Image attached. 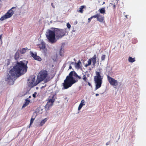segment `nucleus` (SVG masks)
<instances>
[{
  "mask_svg": "<svg viewBox=\"0 0 146 146\" xmlns=\"http://www.w3.org/2000/svg\"><path fill=\"white\" fill-rule=\"evenodd\" d=\"M28 61H21L17 62L16 65L10 70L9 74L6 80H13L17 76V74L21 75L25 73L27 71Z\"/></svg>",
  "mask_w": 146,
  "mask_h": 146,
  "instance_id": "nucleus-1",
  "label": "nucleus"
},
{
  "mask_svg": "<svg viewBox=\"0 0 146 146\" xmlns=\"http://www.w3.org/2000/svg\"><path fill=\"white\" fill-rule=\"evenodd\" d=\"M54 76V74H50L49 75L48 71L46 70H42L39 73L35 82L34 83L35 80V78L34 77L32 79L31 84L33 86H36L43 80L45 82H47L53 78Z\"/></svg>",
  "mask_w": 146,
  "mask_h": 146,
  "instance_id": "nucleus-2",
  "label": "nucleus"
},
{
  "mask_svg": "<svg viewBox=\"0 0 146 146\" xmlns=\"http://www.w3.org/2000/svg\"><path fill=\"white\" fill-rule=\"evenodd\" d=\"M74 73V75L76 77L78 78L79 79L81 78V77L78 75L75 72H71L68 75L66 76V79L64 81V82L62 83L63 89H67L71 86L73 84L76 82V81L75 80L73 76Z\"/></svg>",
  "mask_w": 146,
  "mask_h": 146,
  "instance_id": "nucleus-3",
  "label": "nucleus"
},
{
  "mask_svg": "<svg viewBox=\"0 0 146 146\" xmlns=\"http://www.w3.org/2000/svg\"><path fill=\"white\" fill-rule=\"evenodd\" d=\"M96 76L94 77V81L96 83L95 90H97L101 86L103 78L101 77L99 72H96Z\"/></svg>",
  "mask_w": 146,
  "mask_h": 146,
  "instance_id": "nucleus-4",
  "label": "nucleus"
},
{
  "mask_svg": "<svg viewBox=\"0 0 146 146\" xmlns=\"http://www.w3.org/2000/svg\"><path fill=\"white\" fill-rule=\"evenodd\" d=\"M56 33L54 29V31L49 30L48 34L46 35L48 42L51 43L55 42L56 40L55 38Z\"/></svg>",
  "mask_w": 146,
  "mask_h": 146,
  "instance_id": "nucleus-5",
  "label": "nucleus"
},
{
  "mask_svg": "<svg viewBox=\"0 0 146 146\" xmlns=\"http://www.w3.org/2000/svg\"><path fill=\"white\" fill-rule=\"evenodd\" d=\"M66 28L64 29H60L55 28L54 31H55L56 36L57 39L61 38L62 37L65 35L66 33Z\"/></svg>",
  "mask_w": 146,
  "mask_h": 146,
  "instance_id": "nucleus-6",
  "label": "nucleus"
},
{
  "mask_svg": "<svg viewBox=\"0 0 146 146\" xmlns=\"http://www.w3.org/2000/svg\"><path fill=\"white\" fill-rule=\"evenodd\" d=\"M16 7H13L5 14V15L2 16L0 18V20L3 21L11 17L13 14L14 12L12 9H14Z\"/></svg>",
  "mask_w": 146,
  "mask_h": 146,
  "instance_id": "nucleus-7",
  "label": "nucleus"
},
{
  "mask_svg": "<svg viewBox=\"0 0 146 146\" xmlns=\"http://www.w3.org/2000/svg\"><path fill=\"white\" fill-rule=\"evenodd\" d=\"M107 79L110 84L113 87L117 86L118 85L117 81L111 77L109 75H107Z\"/></svg>",
  "mask_w": 146,
  "mask_h": 146,
  "instance_id": "nucleus-8",
  "label": "nucleus"
},
{
  "mask_svg": "<svg viewBox=\"0 0 146 146\" xmlns=\"http://www.w3.org/2000/svg\"><path fill=\"white\" fill-rule=\"evenodd\" d=\"M54 96H53L52 98L48 99V101L45 106L46 110H48L49 108L52 106L53 103L55 101V100L54 99Z\"/></svg>",
  "mask_w": 146,
  "mask_h": 146,
  "instance_id": "nucleus-9",
  "label": "nucleus"
},
{
  "mask_svg": "<svg viewBox=\"0 0 146 146\" xmlns=\"http://www.w3.org/2000/svg\"><path fill=\"white\" fill-rule=\"evenodd\" d=\"M39 47L40 49L43 50V52L46 53L47 51V49L46 48L45 44L44 42H41V43L39 45Z\"/></svg>",
  "mask_w": 146,
  "mask_h": 146,
  "instance_id": "nucleus-10",
  "label": "nucleus"
},
{
  "mask_svg": "<svg viewBox=\"0 0 146 146\" xmlns=\"http://www.w3.org/2000/svg\"><path fill=\"white\" fill-rule=\"evenodd\" d=\"M97 20L100 23L104 22V18L103 16H101L100 14H98Z\"/></svg>",
  "mask_w": 146,
  "mask_h": 146,
  "instance_id": "nucleus-11",
  "label": "nucleus"
},
{
  "mask_svg": "<svg viewBox=\"0 0 146 146\" xmlns=\"http://www.w3.org/2000/svg\"><path fill=\"white\" fill-rule=\"evenodd\" d=\"M85 101L84 100H82L81 102L78 107V110H80L81 109L82 106L85 105Z\"/></svg>",
  "mask_w": 146,
  "mask_h": 146,
  "instance_id": "nucleus-12",
  "label": "nucleus"
},
{
  "mask_svg": "<svg viewBox=\"0 0 146 146\" xmlns=\"http://www.w3.org/2000/svg\"><path fill=\"white\" fill-rule=\"evenodd\" d=\"M81 62L80 60H79L78 62L75 63V67L76 68L79 69L81 68Z\"/></svg>",
  "mask_w": 146,
  "mask_h": 146,
  "instance_id": "nucleus-13",
  "label": "nucleus"
},
{
  "mask_svg": "<svg viewBox=\"0 0 146 146\" xmlns=\"http://www.w3.org/2000/svg\"><path fill=\"white\" fill-rule=\"evenodd\" d=\"M96 55H94L92 58V61L93 64L94 65L96 63Z\"/></svg>",
  "mask_w": 146,
  "mask_h": 146,
  "instance_id": "nucleus-14",
  "label": "nucleus"
},
{
  "mask_svg": "<svg viewBox=\"0 0 146 146\" xmlns=\"http://www.w3.org/2000/svg\"><path fill=\"white\" fill-rule=\"evenodd\" d=\"M128 60L129 62L131 63H133L135 61V58H132L131 56L129 57Z\"/></svg>",
  "mask_w": 146,
  "mask_h": 146,
  "instance_id": "nucleus-15",
  "label": "nucleus"
},
{
  "mask_svg": "<svg viewBox=\"0 0 146 146\" xmlns=\"http://www.w3.org/2000/svg\"><path fill=\"white\" fill-rule=\"evenodd\" d=\"M28 50V48L26 47L25 48H23L21 50H20V53L21 54H24L25 53L27 50Z\"/></svg>",
  "mask_w": 146,
  "mask_h": 146,
  "instance_id": "nucleus-16",
  "label": "nucleus"
},
{
  "mask_svg": "<svg viewBox=\"0 0 146 146\" xmlns=\"http://www.w3.org/2000/svg\"><path fill=\"white\" fill-rule=\"evenodd\" d=\"M47 119L46 118H45L42 120L40 122V124H39V126H42L47 121Z\"/></svg>",
  "mask_w": 146,
  "mask_h": 146,
  "instance_id": "nucleus-17",
  "label": "nucleus"
},
{
  "mask_svg": "<svg viewBox=\"0 0 146 146\" xmlns=\"http://www.w3.org/2000/svg\"><path fill=\"white\" fill-rule=\"evenodd\" d=\"M86 7V6L84 5L81 6L79 9L78 12H80L81 13H83V9Z\"/></svg>",
  "mask_w": 146,
  "mask_h": 146,
  "instance_id": "nucleus-18",
  "label": "nucleus"
},
{
  "mask_svg": "<svg viewBox=\"0 0 146 146\" xmlns=\"http://www.w3.org/2000/svg\"><path fill=\"white\" fill-rule=\"evenodd\" d=\"M30 102V100L27 99L25 100V103L23 105V106L22 108H24L28 105L29 104Z\"/></svg>",
  "mask_w": 146,
  "mask_h": 146,
  "instance_id": "nucleus-19",
  "label": "nucleus"
},
{
  "mask_svg": "<svg viewBox=\"0 0 146 146\" xmlns=\"http://www.w3.org/2000/svg\"><path fill=\"white\" fill-rule=\"evenodd\" d=\"M100 12L102 14H104L105 13L106 10L104 8H102L99 9Z\"/></svg>",
  "mask_w": 146,
  "mask_h": 146,
  "instance_id": "nucleus-20",
  "label": "nucleus"
},
{
  "mask_svg": "<svg viewBox=\"0 0 146 146\" xmlns=\"http://www.w3.org/2000/svg\"><path fill=\"white\" fill-rule=\"evenodd\" d=\"M19 53L17 51L16 52L15 54L14 57L15 58L16 60H17L19 58Z\"/></svg>",
  "mask_w": 146,
  "mask_h": 146,
  "instance_id": "nucleus-21",
  "label": "nucleus"
},
{
  "mask_svg": "<svg viewBox=\"0 0 146 146\" xmlns=\"http://www.w3.org/2000/svg\"><path fill=\"white\" fill-rule=\"evenodd\" d=\"M88 64H86L85 65L86 67H87L88 66L90 65L91 64L92 62V58L89 59L88 61Z\"/></svg>",
  "mask_w": 146,
  "mask_h": 146,
  "instance_id": "nucleus-22",
  "label": "nucleus"
},
{
  "mask_svg": "<svg viewBox=\"0 0 146 146\" xmlns=\"http://www.w3.org/2000/svg\"><path fill=\"white\" fill-rule=\"evenodd\" d=\"M82 74L83 75V77L82 78L83 80H84L85 82H87L88 81V79L86 75L85 74L84 75L83 73H82Z\"/></svg>",
  "mask_w": 146,
  "mask_h": 146,
  "instance_id": "nucleus-23",
  "label": "nucleus"
},
{
  "mask_svg": "<svg viewBox=\"0 0 146 146\" xmlns=\"http://www.w3.org/2000/svg\"><path fill=\"white\" fill-rule=\"evenodd\" d=\"M36 60L40 61L41 60V59L40 57L36 55L35 58L34 59Z\"/></svg>",
  "mask_w": 146,
  "mask_h": 146,
  "instance_id": "nucleus-24",
  "label": "nucleus"
},
{
  "mask_svg": "<svg viewBox=\"0 0 146 146\" xmlns=\"http://www.w3.org/2000/svg\"><path fill=\"white\" fill-rule=\"evenodd\" d=\"M31 56L32 57H33L34 59L35 58L36 56L37 55L36 53L34 54L31 51Z\"/></svg>",
  "mask_w": 146,
  "mask_h": 146,
  "instance_id": "nucleus-25",
  "label": "nucleus"
},
{
  "mask_svg": "<svg viewBox=\"0 0 146 146\" xmlns=\"http://www.w3.org/2000/svg\"><path fill=\"white\" fill-rule=\"evenodd\" d=\"M35 118H33L32 117L31 118V121H30V125H31L33 123L34 120H35Z\"/></svg>",
  "mask_w": 146,
  "mask_h": 146,
  "instance_id": "nucleus-26",
  "label": "nucleus"
},
{
  "mask_svg": "<svg viewBox=\"0 0 146 146\" xmlns=\"http://www.w3.org/2000/svg\"><path fill=\"white\" fill-rule=\"evenodd\" d=\"M106 56L105 55H103L101 56V60L102 61L104 60Z\"/></svg>",
  "mask_w": 146,
  "mask_h": 146,
  "instance_id": "nucleus-27",
  "label": "nucleus"
},
{
  "mask_svg": "<svg viewBox=\"0 0 146 146\" xmlns=\"http://www.w3.org/2000/svg\"><path fill=\"white\" fill-rule=\"evenodd\" d=\"M98 14H97L95 15H93L92 16H91V17L92 18V19L93 18H97V17L98 16Z\"/></svg>",
  "mask_w": 146,
  "mask_h": 146,
  "instance_id": "nucleus-28",
  "label": "nucleus"
},
{
  "mask_svg": "<svg viewBox=\"0 0 146 146\" xmlns=\"http://www.w3.org/2000/svg\"><path fill=\"white\" fill-rule=\"evenodd\" d=\"M62 52H64L63 50H62V49H61L60 51V55L61 56H62L63 55V54L62 53Z\"/></svg>",
  "mask_w": 146,
  "mask_h": 146,
  "instance_id": "nucleus-29",
  "label": "nucleus"
},
{
  "mask_svg": "<svg viewBox=\"0 0 146 146\" xmlns=\"http://www.w3.org/2000/svg\"><path fill=\"white\" fill-rule=\"evenodd\" d=\"M66 25H67V27L68 29H70V28L71 25L69 23H68Z\"/></svg>",
  "mask_w": 146,
  "mask_h": 146,
  "instance_id": "nucleus-30",
  "label": "nucleus"
},
{
  "mask_svg": "<svg viewBox=\"0 0 146 146\" xmlns=\"http://www.w3.org/2000/svg\"><path fill=\"white\" fill-rule=\"evenodd\" d=\"M92 18H91V17L90 18H89L88 19V23H90L91 21V20L92 19Z\"/></svg>",
  "mask_w": 146,
  "mask_h": 146,
  "instance_id": "nucleus-31",
  "label": "nucleus"
},
{
  "mask_svg": "<svg viewBox=\"0 0 146 146\" xmlns=\"http://www.w3.org/2000/svg\"><path fill=\"white\" fill-rule=\"evenodd\" d=\"M113 8L114 9H115V8L116 7V5L115 3H114V4H113Z\"/></svg>",
  "mask_w": 146,
  "mask_h": 146,
  "instance_id": "nucleus-32",
  "label": "nucleus"
},
{
  "mask_svg": "<svg viewBox=\"0 0 146 146\" xmlns=\"http://www.w3.org/2000/svg\"><path fill=\"white\" fill-rule=\"evenodd\" d=\"M2 34L0 35V40H1V41L2 40Z\"/></svg>",
  "mask_w": 146,
  "mask_h": 146,
  "instance_id": "nucleus-33",
  "label": "nucleus"
},
{
  "mask_svg": "<svg viewBox=\"0 0 146 146\" xmlns=\"http://www.w3.org/2000/svg\"><path fill=\"white\" fill-rule=\"evenodd\" d=\"M51 5L52 7L54 8H55V7L53 3H52L51 4Z\"/></svg>",
  "mask_w": 146,
  "mask_h": 146,
  "instance_id": "nucleus-34",
  "label": "nucleus"
},
{
  "mask_svg": "<svg viewBox=\"0 0 146 146\" xmlns=\"http://www.w3.org/2000/svg\"><path fill=\"white\" fill-rule=\"evenodd\" d=\"M109 144H110V142H107L106 143V145H109Z\"/></svg>",
  "mask_w": 146,
  "mask_h": 146,
  "instance_id": "nucleus-35",
  "label": "nucleus"
},
{
  "mask_svg": "<svg viewBox=\"0 0 146 146\" xmlns=\"http://www.w3.org/2000/svg\"><path fill=\"white\" fill-rule=\"evenodd\" d=\"M72 68V66H70L69 67V69H70Z\"/></svg>",
  "mask_w": 146,
  "mask_h": 146,
  "instance_id": "nucleus-36",
  "label": "nucleus"
},
{
  "mask_svg": "<svg viewBox=\"0 0 146 146\" xmlns=\"http://www.w3.org/2000/svg\"><path fill=\"white\" fill-rule=\"evenodd\" d=\"M33 96L34 97H35V94H33Z\"/></svg>",
  "mask_w": 146,
  "mask_h": 146,
  "instance_id": "nucleus-37",
  "label": "nucleus"
},
{
  "mask_svg": "<svg viewBox=\"0 0 146 146\" xmlns=\"http://www.w3.org/2000/svg\"><path fill=\"white\" fill-rule=\"evenodd\" d=\"M96 95L97 96H99V94H96Z\"/></svg>",
  "mask_w": 146,
  "mask_h": 146,
  "instance_id": "nucleus-38",
  "label": "nucleus"
},
{
  "mask_svg": "<svg viewBox=\"0 0 146 146\" xmlns=\"http://www.w3.org/2000/svg\"><path fill=\"white\" fill-rule=\"evenodd\" d=\"M88 85L90 86V83H88Z\"/></svg>",
  "mask_w": 146,
  "mask_h": 146,
  "instance_id": "nucleus-39",
  "label": "nucleus"
}]
</instances>
